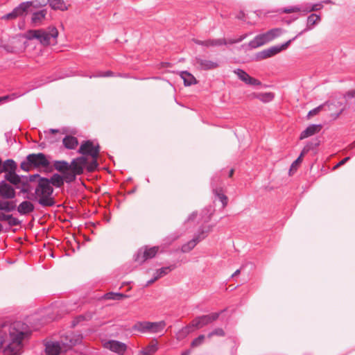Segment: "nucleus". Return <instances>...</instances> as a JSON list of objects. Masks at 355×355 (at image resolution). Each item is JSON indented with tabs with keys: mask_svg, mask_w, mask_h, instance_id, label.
Masks as SVG:
<instances>
[{
	"mask_svg": "<svg viewBox=\"0 0 355 355\" xmlns=\"http://www.w3.org/2000/svg\"><path fill=\"white\" fill-rule=\"evenodd\" d=\"M28 335L27 326L21 322L4 325L1 331L3 343V355H21L24 340Z\"/></svg>",
	"mask_w": 355,
	"mask_h": 355,
	"instance_id": "obj_1",
	"label": "nucleus"
},
{
	"mask_svg": "<svg viewBox=\"0 0 355 355\" xmlns=\"http://www.w3.org/2000/svg\"><path fill=\"white\" fill-rule=\"evenodd\" d=\"M53 192V188L49 186L47 178H40L32 194V200L37 202L42 207H52L55 204Z\"/></svg>",
	"mask_w": 355,
	"mask_h": 355,
	"instance_id": "obj_2",
	"label": "nucleus"
},
{
	"mask_svg": "<svg viewBox=\"0 0 355 355\" xmlns=\"http://www.w3.org/2000/svg\"><path fill=\"white\" fill-rule=\"evenodd\" d=\"M58 36V31L55 27L50 28L49 32L43 30H29L24 34V37L27 40L36 39L44 46L49 45L51 42V40H55Z\"/></svg>",
	"mask_w": 355,
	"mask_h": 355,
	"instance_id": "obj_3",
	"label": "nucleus"
},
{
	"mask_svg": "<svg viewBox=\"0 0 355 355\" xmlns=\"http://www.w3.org/2000/svg\"><path fill=\"white\" fill-rule=\"evenodd\" d=\"M166 327V322L163 320L159 322H137L133 327L134 331L142 333V334H157L164 330Z\"/></svg>",
	"mask_w": 355,
	"mask_h": 355,
	"instance_id": "obj_4",
	"label": "nucleus"
},
{
	"mask_svg": "<svg viewBox=\"0 0 355 355\" xmlns=\"http://www.w3.org/2000/svg\"><path fill=\"white\" fill-rule=\"evenodd\" d=\"M87 163V159L83 156L74 159L69 164V173L65 175V181L71 182L75 180L77 175H80L83 173V168Z\"/></svg>",
	"mask_w": 355,
	"mask_h": 355,
	"instance_id": "obj_5",
	"label": "nucleus"
},
{
	"mask_svg": "<svg viewBox=\"0 0 355 355\" xmlns=\"http://www.w3.org/2000/svg\"><path fill=\"white\" fill-rule=\"evenodd\" d=\"M83 336L75 332H68L60 337V343L64 352L71 349L73 346L81 343Z\"/></svg>",
	"mask_w": 355,
	"mask_h": 355,
	"instance_id": "obj_6",
	"label": "nucleus"
},
{
	"mask_svg": "<svg viewBox=\"0 0 355 355\" xmlns=\"http://www.w3.org/2000/svg\"><path fill=\"white\" fill-rule=\"evenodd\" d=\"M282 33V30L281 28L271 29L264 34L257 36L254 40L252 42V46L253 47L262 46L280 35Z\"/></svg>",
	"mask_w": 355,
	"mask_h": 355,
	"instance_id": "obj_7",
	"label": "nucleus"
},
{
	"mask_svg": "<svg viewBox=\"0 0 355 355\" xmlns=\"http://www.w3.org/2000/svg\"><path fill=\"white\" fill-rule=\"evenodd\" d=\"M219 317V313H212L209 315H204L194 318L190 323L189 327H194L197 329H201L203 327L211 323L216 320Z\"/></svg>",
	"mask_w": 355,
	"mask_h": 355,
	"instance_id": "obj_8",
	"label": "nucleus"
},
{
	"mask_svg": "<svg viewBox=\"0 0 355 355\" xmlns=\"http://www.w3.org/2000/svg\"><path fill=\"white\" fill-rule=\"evenodd\" d=\"M100 146L98 144L94 146L93 142L88 140L82 143L78 153L83 155H88L92 158H98L99 156Z\"/></svg>",
	"mask_w": 355,
	"mask_h": 355,
	"instance_id": "obj_9",
	"label": "nucleus"
},
{
	"mask_svg": "<svg viewBox=\"0 0 355 355\" xmlns=\"http://www.w3.org/2000/svg\"><path fill=\"white\" fill-rule=\"evenodd\" d=\"M295 38H293V40ZM291 42L292 40H289L288 41L282 44L281 46H272L269 49H265L258 54V58L259 60H264L272 56H274L275 55L280 53L282 51L286 49L291 43Z\"/></svg>",
	"mask_w": 355,
	"mask_h": 355,
	"instance_id": "obj_10",
	"label": "nucleus"
},
{
	"mask_svg": "<svg viewBox=\"0 0 355 355\" xmlns=\"http://www.w3.org/2000/svg\"><path fill=\"white\" fill-rule=\"evenodd\" d=\"M211 231V227H207L206 230H202L194 239L184 244L181 248V251L184 253H187L192 250L197 243L201 240L204 239L207 234Z\"/></svg>",
	"mask_w": 355,
	"mask_h": 355,
	"instance_id": "obj_11",
	"label": "nucleus"
},
{
	"mask_svg": "<svg viewBox=\"0 0 355 355\" xmlns=\"http://www.w3.org/2000/svg\"><path fill=\"white\" fill-rule=\"evenodd\" d=\"M159 250V247L146 248L143 251L140 250L136 255L135 261L139 265L143 264L146 260L152 259L156 256Z\"/></svg>",
	"mask_w": 355,
	"mask_h": 355,
	"instance_id": "obj_12",
	"label": "nucleus"
},
{
	"mask_svg": "<svg viewBox=\"0 0 355 355\" xmlns=\"http://www.w3.org/2000/svg\"><path fill=\"white\" fill-rule=\"evenodd\" d=\"M195 62L198 70H214L219 67V63L217 61L211 60L200 56L195 58Z\"/></svg>",
	"mask_w": 355,
	"mask_h": 355,
	"instance_id": "obj_13",
	"label": "nucleus"
},
{
	"mask_svg": "<svg viewBox=\"0 0 355 355\" xmlns=\"http://www.w3.org/2000/svg\"><path fill=\"white\" fill-rule=\"evenodd\" d=\"M27 160L35 167H47L49 165V160L43 153L28 155Z\"/></svg>",
	"mask_w": 355,
	"mask_h": 355,
	"instance_id": "obj_14",
	"label": "nucleus"
},
{
	"mask_svg": "<svg viewBox=\"0 0 355 355\" xmlns=\"http://www.w3.org/2000/svg\"><path fill=\"white\" fill-rule=\"evenodd\" d=\"M104 347L121 355L123 354L127 349V346L125 343L117 340L107 341L104 343Z\"/></svg>",
	"mask_w": 355,
	"mask_h": 355,
	"instance_id": "obj_15",
	"label": "nucleus"
},
{
	"mask_svg": "<svg viewBox=\"0 0 355 355\" xmlns=\"http://www.w3.org/2000/svg\"><path fill=\"white\" fill-rule=\"evenodd\" d=\"M234 73L236 74L239 77V78L244 82L246 84L250 85H261V82L254 78L251 77L250 75H248L245 71H244L242 69H238L234 70Z\"/></svg>",
	"mask_w": 355,
	"mask_h": 355,
	"instance_id": "obj_16",
	"label": "nucleus"
},
{
	"mask_svg": "<svg viewBox=\"0 0 355 355\" xmlns=\"http://www.w3.org/2000/svg\"><path fill=\"white\" fill-rule=\"evenodd\" d=\"M64 352L60 342H48L45 346L46 355H59Z\"/></svg>",
	"mask_w": 355,
	"mask_h": 355,
	"instance_id": "obj_17",
	"label": "nucleus"
},
{
	"mask_svg": "<svg viewBox=\"0 0 355 355\" xmlns=\"http://www.w3.org/2000/svg\"><path fill=\"white\" fill-rule=\"evenodd\" d=\"M192 40L195 44L206 47L218 46L227 44L225 39H209L204 41L193 39Z\"/></svg>",
	"mask_w": 355,
	"mask_h": 355,
	"instance_id": "obj_18",
	"label": "nucleus"
},
{
	"mask_svg": "<svg viewBox=\"0 0 355 355\" xmlns=\"http://www.w3.org/2000/svg\"><path fill=\"white\" fill-rule=\"evenodd\" d=\"M1 197L6 199H12L15 197V191L10 184L2 182L0 183Z\"/></svg>",
	"mask_w": 355,
	"mask_h": 355,
	"instance_id": "obj_19",
	"label": "nucleus"
},
{
	"mask_svg": "<svg viewBox=\"0 0 355 355\" xmlns=\"http://www.w3.org/2000/svg\"><path fill=\"white\" fill-rule=\"evenodd\" d=\"M322 126L320 124H312L309 125L304 131H302L300 136V139L302 140L307 137H311L322 130Z\"/></svg>",
	"mask_w": 355,
	"mask_h": 355,
	"instance_id": "obj_20",
	"label": "nucleus"
},
{
	"mask_svg": "<svg viewBox=\"0 0 355 355\" xmlns=\"http://www.w3.org/2000/svg\"><path fill=\"white\" fill-rule=\"evenodd\" d=\"M47 11L46 10H42L40 11L34 12L31 17V21L35 26H40L42 24L43 21L46 18Z\"/></svg>",
	"mask_w": 355,
	"mask_h": 355,
	"instance_id": "obj_21",
	"label": "nucleus"
},
{
	"mask_svg": "<svg viewBox=\"0 0 355 355\" xmlns=\"http://www.w3.org/2000/svg\"><path fill=\"white\" fill-rule=\"evenodd\" d=\"M48 1L53 10L66 11L70 7V5L67 4L64 0H48Z\"/></svg>",
	"mask_w": 355,
	"mask_h": 355,
	"instance_id": "obj_22",
	"label": "nucleus"
},
{
	"mask_svg": "<svg viewBox=\"0 0 355 355\" xmlns=\"http://www.w3.org/2000/svg\"><path fill=\"white\" fill-rule=\"evenodd\" d=\"M53 166L55 170L62 173L65 179V175L69 173V164L66 161H55Z\"/></svg>",
	"mask_w": 355,
	"mask_h": 355,
	"instance_id": "obj_23",
	"label": "nucleus"
},
{
	"mask_svg": "<svg viewBox=\"0 0 355 355\" xmlns=\"http://www.w3.org/2000/svg\"><path fill=\"white\" fill-rule=\"evenodd\" d=\"M180 76L182 78L185 86H190L198 83L196 78L188 71H182L180 72Z\"/></svg>",
	"mask_w": 355,
	"mask_h": 355,
	"instance_id": "obj_24",
	"label": "nucleus"
},
{
	"mask_svg": "<svg viewBox=\"0 0 355 355\" xmlns=\"http://www.w3.org/2000/svg\"><path fill=\"white\" fill-rule=\"evenodd\" d=\"M34 210V206L33 203L29 201H24L20 203L17 207V211L21 214H27L32 212Z\"/></svg>",
	"mask_w": 355,
	"mask_h": 355,
	"instance_id": "obj_25",
	"label": "nucleus"
},
{
	"mask_svg": "<svg viewBox=\"0 0 355 355\" xmlns=\"http://www.w3.org/2000/svg\"><path fill=\"white\" fill-rule=\"evenodd\" d=\"M17 169V164L12 159H7L1 165V173L3 172L10 173L15 171Z\"/></svg>",
	"mask_w": 355,
	"mask_h": 355,
	"instance_id": "obj_26",
	"label": "nucleus"
},
{
	"mask_svg": "<svg viewBox=\"0 0 355 355\" xmlns=\"http://www.w3.org/2000/svg\"><path fill=\"white\" fill-rule=\"evenodd\" d=\"M62 143L67 149H75L78 145V139L73 136L65 137L62 140Z\"/></svg>",
	"mask_w": 355,
	"mask_h": 355,
	"instance_id": "obj_27",
	"label": "nucleus"
},
{
	"mask_svg": "<svg viewBox=\"0 0 355 355\" xmlns=\"http://www.w3.org/2000/svg\"><path fill=\"white\" fill-rule=\"evenodd\" d=\"M49 186H55L56 187H60L64 184V175L61 176L59 174H54L50 179L47 178Z\"/></svg>",
	"mask_w": 355,
	"mask_h": 355,
	"instance_id": "obj_28",
	"label": "nucleus"
},
{
	"mask_svg": "<svg viewBox=\"0 0 355 355\" xmlns=\"http://www.w3.org/2000/svg\"><path fill=\"white\" fill-rule=\"evenodd\" d=\"M33 6V3L31 1H26L21 3L19 4V6L16 7L15 8L17 15H18L19 17L22 16L27 13L28 9L30 7Z\"/></svg>",
	"mask_w": 355,
	"mask_h": 355,
	"instance_id": "obj_29",
	"label": "nucleus"
},
{
	"mask_svg": "<svg viewBox=\"0 0 355 355\" xmlns=\"http://www.w3.org/2000/svg\"><path fill=\"white\" fill-rule=\"evenodd\" d=\"M33 6V3L31 1H26L21 3L19 4V6L16 7L15 8L17 15H18L19 17L22 16L27 13L28 9L30 7Z\"/></svg>",
	"mask_w": 355,
	"mask_h": 355,
	"instance_id": "obj_30",
	"label": "nucleus"
},
{
	"mask_svg": "<svg viewBox=\"0 0 355 355\" xmlns=\"http://www.w3.org/2000/svg\"><path fill=\"white\" fill-rule=\"evenodd\" d=\"M157 342L153 340L141 352V354L143 355H153L157 352Z\"/></svg>",
	"mask_w": 355,
	"mask_h": 355,
	"instance_id": "obj_31",
	"label": "nucleus"
},
{
	"mask_svg": "<svg viewBox=\"0 0 355 355\" xmlns=\"http://www.w3.org/2000/svg\"><path fill=\"white\" fill-rule=\"evenodd\" d=\"M324 105H328L329 110L332 112L331 116L334 118V119H338L344 110V108H341L338 112H334L335 107H336L338 105L339 106L341 105V103H340V102L330 103L327 102Z\"/></svg>",
	"mask_w": 355,
	"mask_h": 355,
	"instance_id": "obj_32",
	"label": "nucleus"
},
{
	"mask_svg": "<svg viewBox=\"0 0 355 355\" xmlns=\"http://www.w3.org/2000/svg\"><path fill=\"white\" fill-rule=\"evenodd\" d=\"M214 193L218 198L223 204V207L225 208L227 205L228 198L227 196L224 194L222 188H216L213 190Z\"/></svg>",
	"mask_w": 355,
	"mask_h": 355,
	"instance_id": "obj_33",
	"label": "nucleus"
},
{
	"mask_svg": "<svg viewBox=\"0 0 355 355\" xmlns=\"http://www.w3.org/2000/svg\"><path fill=\"white\" fill-rule=\"evenodd\" d=\"M172 270H173V268L171 266L164 267V268H162L157 270L156 271V276L155 277V278L153 279L150 280L148 282V284L153 283L155 281L157 280L160 277H164V275L169 273Z\"/></svg>",
	"mask_w": 355,
	"mask_h": 355,
	"instance_id": "obj_34",
	"label": "nucleus"
},
{
	"mask_svg": "<svg viewBox=\"0 0 355 355\" xmlns=\"http://www.w3.org/2000/svg\"><path fill=\"white\" fill-rule=\"evenodd\" d=\"M5 178L9 182L15 185L19 184L21 182V178L16 174L15 171L6 173Z\"/></svg>",
	"mask_w": 355,
	"mask_h": 355,
	"instance_id": "obj_35",
	"label": "nucleus"
},
{
	"mask_svg": "<svg viewBox=\"0 0 355 355\" xmlns=\"http://www.w3.org/2000/svg\"><path fill=\"white\" fill-rule=\"evenodd\" d=\"M254 96L263 103H268L274 98V94L271 92L259 93L254 94Z\"/></svg>",
	"mask_w": 355,
	"mask_h": 355,
	"instance_id": "obj_36",
	"label": "nucleus"
},
{
	"mask_svg": "<svg viewBox=\"0 0 355 355\" xmlns=\"http://www.w3.org/2000/svg\"><path fill=\"white\" fill-rule=\"evenodd\" d=\"M128 295L120 293H107L104 295L105 300H122L127 298Z\"/></svg>",
	"mask_w": 355,
	"mask_h": 355,
	"instance_id": "obj_37",
	"label": "nucleus"
},
{
	"mask_svg": "<svg viewBox=\"0 0 355 355\" xmlns=\"http://www.w3.org/2000/svg\"><path fill=\"white\" fill-rule=\"evenodd\" d=\"M320 20V16L315 14L311 15L307 19V28L311 29V28L318 24Z\"/></svg>",
	"mask_w": 355,
	"mask_h": 355,
	"instance_id": "obj_38",
	"label": "nucleus"
},
{
	"mask_svg": "<svg viewBox=\"0 0 355 355\" xmlns=\"http://www.w3.org/2000/svg\"><path fill=\"white\" fill-rule=\"evenodd\" d=\"M15 209V205L8 201L0 202V209L6 211H10Z\"/></svg>",
	"mask_w": 355,
	"mask_h": 355,
	"instance_id": "obj_39",
	"label": "nucleus"
},
{
	"mask_svg": "<svg viewBox=\"0 0 355 355\" xmlns=\"http://www.w3.org/2000/svg\"><path fill=\"white\" fill-rule=\"evenodd\" d=\"M302 162V161H301V158H297L295 161H294L292 163L289 170L290 175H293L297 171V169L298 168Z\"/></svg>",
	"mask_w": 355,
	"mask_h": 355,
	"instance_id": "obj_40",
	"label": "nucleus"
},
{
	"mask_svg": "<svg viewBox=\"0 0 355 355\" xmlns=\"http://www.w3.org/2000/svg\"><path fill=\"white\" fill-rule=\"evenodd\" d=\"M97 159L98 158H92L91 162L87 163L85 166L87 167L88 171L92 172L98 167Z\"/></svg>",
	"mask_w": 355,
	"mask_h": 355,
	"instance_id": "obj_41",
	"label": "nucleus"
},
{
	"mask_svg": "<svg viewBox=\"0 0 355 355\" xmlns=\"http://www.w3.org/2000/svg\"><path fill=\"white\" fill-rule=\"evenodd\" d=\"M225 331L222 328H216V329L208 334L207 337L211 338L214 336L223 337L225 336Z\"/></svg>",
	"mask_w": 355,
	"mask_h": 355,
	"instance_id": "obj_42",
	"label": "nucleus"
},
{
	"mask_svg": "<svg viewBox=\"0 0 355 355\" xmlns=\"http://www.w3.org/2000/svg\"><path fill=\"white\" fill-rule=\"evenodd\" d=\"M313 148V144L312 143H309L306 144L304 148L302 149L300 156L297 158H301V161L303 160L304 156L308 153L309 150H311Z\"/></svg>",
	"mask_w": 355,
	"mask_h": 355,
	"instance_id": "obj_43",
	"label": "nucleus"
},
{
	"mask_svg": "<svg viewBox=\"0 0 355 355\" xmlns=\"http://www.w3.org/2000/svg\"><path fill=\"white\" fill-rule=\"evenodd\" d=\"M324 105H319L318 107L310 110L308 113V118L310 119L311 117L318 114L320 111L322 110L323 107H324Z\"/></svg>",
	"mask_w": 355,
	"mask_h": 355,
	"instance_id": "obj_44",
	"label": "nucleus"
},
{
	"mask_svg": "<svg viewBox=\"0 0 355 355\" xmlns=\"http://www.w3.org/2000/svg\"><path fill=\"white\" fill-rule=\"evenodd\" d=\"M205 336L204 335H200L196 339H194L191 343V346L195 347L200 345L205 340Z\"/></svg>",
	"mask_w": 355,
	"mask_h": 355,
	"instance_id": "obj_45",
	"label": "nucleus"
},
{
	"mask_svg": "<svg viewBox=\"0 0 355 355\" xmlns=\"http://www.w3.org/2000/svg\"><path fill=\"white\" fill-rule=\"evenodd\" d=\"M6 221H7L10 225H17L19 223V220L12 215H8Z\"/></svg>",
	"mask_w": 355,
	"mask_h": 355,
	"instance_id": "obj_46",
	"label": "nucleus"
},
{
	"mask_svg": "<svg viewBox=\"0 0 355 355\" xmlns=\"http://www.w3.org/2000/svg\"><path fill=\"white\" fill-rule=\"evenodd\" d=\"M18 17H19L18 15H17V12L15 11V10L14 9L11 12L4 15L2 17V19L10 20V19H14Z\"/></svg>",
	"mask_w": 355,
	"mask_h": 355,
	"instance_id": "obj_47",
	"label": "nucleus"
},
{
	"mask_svg": "<svg viewBox=\"0 0 355 355\" xmlns=\"http://www.w3.org/2000/svg\"><path fill=\"white\" fill-rule=\"evenodd\" d=\"M32 164L31 163H29V162L27 160L26 162H22L20 165L21 169H23L24 171H28L31 166H32Z\"/></svg>",
	"mask_w": 355,
	"mask_h": 355,
	"instance_id": "obj_48",
	"label": "nucleus"
},
{
	"mask_svg": "<svg viewBox=\"0 0 355 355\" xmlns=\"http://www.w3.org/2000/svg\"><path fill=\"white\" fill-rule=\"evenodd\" d=\"M349 159V157H345L344 159H343L340 162H339L334 167V170L338 168V167H340V166L345 164L346 163L347 161H348Z\"/></svg>",
	"mask_w": 355,
	"mask_h": 355,
	"instance_id": "obj_49",
	"label": "nucleus"
},
{
	"mask_svg": "<svg viewBox=\"0 0 355 355\" xmlns=\"http://www.w3.org/2000/svg\"><path fill=\"white\" fill-rule=\"evenodd\" d=\"M355 96V89L349 91L345 95V98H354Z\"/></svg>",
	"mask_w": 355,
	"mask_h": 355,
	"instance_id": "obj_50",
	"label": "nucleus"
},
{
	"mask_svg": "<svg viewBox=\"0 0 355 355\" xmlns=\"http://www.w3.org/2000/svg\"><path fill=\"white\" fill-rule=\"evenodd\" d=\"M85 316L84 315H79L76 320L73 322V324L75 325L76 323H78L79 322L84 320Z\"/></svg>",
	"mask_w": 355,
	"mask_h": 355,
	"instance_id": "obj_51",
	"label": "nucleus"
},
{
	"mask_svg": "<svg viewBox=\"0 0 355 355\" xmlns=\"http://www.w3.org/2000/svg\"><path fill=\"white\" fill-rule=\"evenodd\" d=\"M7 216L8 215H6L3 213L0 212V220L6 221Z\"/></svg>",
	"mask_w": 355,
	"mask_h": 355,
	"instance_id": "obj_52",
	"label": "nucleus"
},
{
	"mask_svg": "<svg viewBox=\"0 0 355 355\" xmlns=\"http://www.w3.org/2000/svg\"><path fill=\"white\" fill-rule=\"evenodd\" d=\"M196 213L193 212L189 216V220H193V219H194L196 218Z\"/></svg>",
	"mask_w": 355,
	"mask_h": 355,
	"instance_id": "obj_53",
	"label": "nucleus"
},
{
	"mask_svg": "<svg viewBox=\"0 0 355 355\" xmlns=\"http://www.w3.org/2000/svg\"><path fill=\"white\" fill-rule=\"evenodd\" d=\"M8 98H9L8 96H3V97H0V102L3 101H6Z\"/></svg>",
	"mask_w": 355,
	"mask_h": 355,
	"instance_id": "obj_54",
	"label": "nucleus"
},
{
	"mask_svg": "<svg viewBox=\"0 0 355 355\" xmlns=\"http://www.w3.org/2000/svg\"><path fill=\"white\" fill-rule=\"evenodd\" d=\"M234 169H231L230 171V173H229V177H232L233 174H234Z\"/></svg>",
	"mask_w": 355,
	"mask_h": 355,
	"instance_id": "obj_55",
	"label": "nucleus"
},
{
	"mask_svg": "<svg viewBox=\"0 0 355 355\" xmlns=\"http://www.w3.org/2000/svg\"><path fill=\"white\" fill-rule=\"evenodd\" d=\"M240 273V270H236L234 273L232 275V276H236Z\"/></svg>",
	"mask_w": 355,
	"mask_h": 355,
	"instance_id": "obj_56",
	"label": "nucleus"
},
{
	"mask_svg": "<svg viewBox=\"0 0 355 355\" xmlns=\"http://www.w3.org/2000/svg\"><path fill=\"white\" fill-rule=\"evenodd\" d=\"M50 131H51L52 133H55V132H58V130H54V129H51V130H50Z\"/></svg>",
	"mask_w": 355,
	"mask_h": 355,
	"instance_id": "obj_57",
	"label": "nucleus"
},
{
	"mask_svg": "<svg viewBox=\"0 0 355 355\" xmlns=\"http://www.w3.org/2000/svg\"><path fill=\"white\" fill-rule=\"evenodd\" d=\"M294 11H295V10H294V9H293V10H285V12H294Z\"/></svg>",
	"mask_w": 355,
	"mask_h": 355,
	"instance_id": "obj_58",
	"label": "nucleus"
},
{
	"mask_svg": "<svg viewBox=\"0 0 355 355\" xmlns=\"http://www.w3.org/2000/svg\"><path fill=\"white\" fill-rule=\"evenodd\" d=\"M182 355H189V352H184Z\"/></svg>",
	"mask_w": 355,
	"mask_h": 355,
	"instance_id": "obj_59",
	"label": "nucleus"
},
{
	"mask_svg": "<svg viewBox=\"0 0 355 355\" xmlns=\"http://www.w3.org/2000/svg\"><path fill=\"white\" fill-rule=\"evenodd\" d=\"M234 42H235L234 41H230V43H231V44H233V43H234Z\"/></svg>",
	"mask_w": 355,
	"mask_h": 355,
	"instance_id": "obj_60",
	"label": "nucleus"
},
{
	"mask_svg": "<svg viewBox=\"0 0 355 355\" xmlns=\"http://www.w3.org/2000/svg\"><path fill=\"white\" fill-rule=\"evenodd\" d=\"M110 74H111V72L108 71L107 75H110Z\"/></svg>",
	"mask_w": 355,
	"mask_h": 355,
	"instance_id": "obj_61",
	"label": "nucleus"
}]
</instances>
